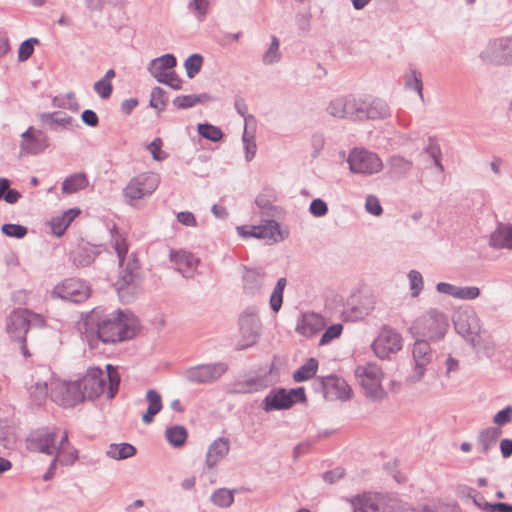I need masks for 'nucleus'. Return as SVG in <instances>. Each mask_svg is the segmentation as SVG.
<instances>
[{"mask_svg":"<svg viewBox=\"0 0 512 512\" xmlns=\"http://www.w3.org/2000/svg\"><path fill=\"white\" fill-rule=\"evenodd\" d=\"M52 102L53 105L58 108H75V110H77V105L72 93L55 96Z\"/></svg>","mask_w":512,"mask_h":512,"instance_id":"58","label":"nucleus"},{"mask_svg":"<svg viewBox=\"0 0 512 512\" xmlns=\"http://www.w3.org/2000/svg\"><path fill=\"white\" fill-rule=\"evenodd\" d=\"M242 142L245 152V160L250 162L256 154L255 130H243Z\"/></svg>","mask_w":512,"mask_h":512,"instance_id":"45","label":"nucleus"},{"mask_svg":"<svg viewBox=\"0 0 512 512\" xmlns=\"http://www.w3.org/2000/svg\"><path fill=\"white\" fill-rule=\"evenodd\" d=\"M158 82L165 84L174 90H180L182 87V80L173 70L167 75H165L163 78L159 79Z\"/></svg>","mask_w":512,"mask_h":512,"instance_id":"64","label":"nucleus"},{"mask_svg":"<svg viewBox=\"0 0 512 512\" xmlns=\"http://www.w3.org/2000/svg\"><path fill=\"white\" fill-rule=\"evenodd\" d=\"M58 429L55 427H46L39 429L27 439V447L30 451L54 455L56 451V439Z\"/></svg>","mask_w":512,"mask_h":512,"instance_id":"18","label":"nucleus"},{"mask_svg":"<svg viewBox=\"0 0 512 512\" xmlns=\"http://www.w3.org/2000/svg\"><path fill=\"white\" fill-rule=\"evenodd\" d=\"M480 295V289L476 286H458L456 299L460 300H474Z\"/></svg>","mask_w":512,"mask_h":512,"instance_id":"57","label":"nucleus"},{"mask_svg":"<svg viewBox=\"0 0 512 512\" xmlns=\"http://www.w3.org/2000/svg\"><path fill=\"white\" fill-rule=\"evenodd\" d=\"M88 185V179L84 173L72 174L63 181L62 192L65 194H72L79 190L86 188Z\"/></svg>","mask_w":512,"mask_h":512,"instance_id":"36","label":"nucleus"},{"mask_svg":"<svg viewBox=\"0 0 512 512\" xmlns=\"http://www.w3.org/2000/svg\"><path fill=\"white\" fill-rule=\"evenodd\" d=\"M162 140L160 138H155L148 146L147 149L151 153L154 160L162 161L168 157V154L164 152L162 149Z\"/></svg>","mask_w":512,"mask_h":512,"instance_id":"56","label":"nucleus"},{"mask_svg":"<svg viewBox=\"0 0 512 512\" xmlns=\"http://www.w3.org/2000/svg\"><path fill=\"white\" fill-rule=\"evenodd\" d=\"M266 274L262 268L244 267L242 274L243 292L248 296H256L262 292Z\"/></svg>","mask_w":512,"mask_h":512,"instance_id":"23","label":"nucleus"},{"mask_svg":"<svg viewBox=\"0 0 512 512\" xmlns=\"http://www.w3.org/2000/svg\"><path fill=\"white\" fill-rule=\"evenodd\" d=\"M286 284H287L286 278H284V277L279 278L277 280V283H276L271 295H270L269 305H270L271 310L274 313L279 312V310L282 307L283 293H284Z\"/></svg>","mask_w":512,"mask_h":512,"instance_id":"41","label":"nucleus"},{"mask_svg":"<svg viewBox=\"0 0 512 512\" xmlns=\"http://www.w3.org/2000/svg\"><path fill=\"white\" fill-rule=\"evenodd\" d=\"M203 63V58L199 54H192L189 56L184 63L187 76L192 79L194 78L200 71Z\"/></svg>","mask_w":512,"mask_h":512,"instance_id":"47","label":"nucleus"},{"mask_svg":"<svg viewBox=\"0 0 512 512\" xmlns=\"http://www.w3.org/2000/svg\"><path fill=\"white\" fill-rule=\"evenodd\" d=\"M372 349L378 358L387 359L390 354L397 353L402 349V337L394 329L383 327L372 343Z\"/></svg>","mask_w":512,"mask_h":512,"instance_id":"17","label":"nucleus"},{"mask_svg":"<svg viewBox=\"0 0 512 512\" xmlns=\"http://www.w3.org/2000/svg\"><path fill=\"white\" fill-rule=\"evenodd\" d=\"M343 330L342 324H333L329 326L325 332L322 334V337L319 341V345H327L334 339L338 338Z\"/></svg>","mask_w":512,"mask_h":512,"instance_id":"53","label":"nucleus"},{"mask_svg":"<svg viewBox=\"0 0 512 512\" xmlns=\"http://www.w3.org/2000/svg\"><path fill=\"white\" fill-rule=\"evenodd\" d=\"M362 99L353 95L339 96L330 101L327 111L330 115L341 119L360 120Z\"/></svg>","mask_w":512,"mask_h":512,"instance_id":"16","label":"nucleus"},{"mask_svg":"<svg viewBox=\"0 0 512 512\" xmlns=\"http://www.w3.org/2000/svg\"><path fill=\"white\" fill-rule=\"evenodd\" d=\"M365 209L374 216H380L383 212L382 206L378 198L374 195H368L365 201Z\"/></svg>","mask_w":512,"mask_h":512,"instance_id":"61","label":"nucleus"},{"mask_svg":"<svg viewBox=\"0 0 512 512\" xmlns=\"http://www.w3.org/2000/svg\"><path fill=\"white\" fill-rule=\"evenodd\" d=\"M426 153L434 160L435 166L439 169V171L442 173L444 171V167L441 163V149L437 142L430 139L429 144L425 148Z\"/></svg>","mask_w":512,"mask_h":512,"instance_id":"52","label":"nucleus"},{"mask_svg":"<svg viewBox=\"0 0 512 512\" xmlns=\"http://www.w3.org/2000/svg\"><path fill=\"white\" fill-rule=\"evenodd\" d=\"M146 400L148 401V408L142 415V420L145 424H150L153 422L155 415L162 409V398L156 390L150 389L146 393Z\"/></svg>","mask_w":512,"mask_h":512,"instance_id":"34","label":"nucleus"},{"mask_svg":"<svg viewBox=\"0 0 512 512\" xmlns=\"http://www.w3.org/2000/svg\"><path fill=\"white\" fill-rule=\"evenodd\" d=\"M347 163L354 174L371 176L383 169L381 158L374 152L365 148H354L350 151Z\"/></svg>","mask_w":512,"mask_h":512,"instance_id":"9","label":"nucleus"},{"mask_svg":"<svg viewBox=\"0 0 512 512\" xmlns=\"http://www.w3.org/2000/svg\"><path fill=\"white\" fill-rule=\"evenodd\" d=\"M489 244L497 249H512V225L499 224L497 229L491 233Z\"/></svg>","mask_w":512,"mask_h":512,"instance_id":"32","label":"nucleus"},{"mask_svg":"<svg viewBox=\"0 0 512 512\" xmlns=\"http://www.w3.org/2000/svg\"><path fill=\"white\" fill-rule=\"evenodd\" d=\"M78 384L81 387L84 400L96 399L104 392L107 393L108 399H112L118 391L120 376L117 369L111 364L106 365L105 371L98 367H91L78 381Z\"/></svg>","mask_w":512,"mask_h":512,"instance_id":"3","label":"nucleus"},{"mask_svg":"<svg viewBox=\"0 0 512 512\" xmlns=\"http://www.w3.org/2000/svg\"><path fill=\"white\" fill-rule=\"evenodd\" d=\"M88 343L95 347L97 341L115 344L136 335L138 320L129 312L115 310L110 313L101 306L90 311L85 319Z\"/></svg>","mask_w":512,"mask_h":512,"instance_id":"1","label":"nucleus"},{"mask_svg":"<svg viewBox=\"0 0 512 512\" xmlns=\"http://www.w3.org/2000/svg\"><path fill=\"white\" fill-rule=\"evenodd\" d=\"M234 492L235 490L219 488L212 493L211 502L220 508H228L234 502Z\"/></svg>","mask_w":512,"mask_h":512,"instance_id":"42","label":"nucleus"},{"mask_svg":"<svg viewBox=\"0 0 512 512\" xmlns=\"http://www.w3.org/2000/svg\"><path fill=\"white\" fill-rule=\"evenodd\" d=\"M38 43L39 40L37 38H29L22 42L18 50V60L20 62L27 61L34 52V45Z\"/></svg>","mask_w":512,"mask_h":512,"instance_id":"50","label":"nucleus"},{"mask_svg":"<svg viewBox=\"0 0 512 512\" xmlns=\"http://www.w3.org/2000/svg\"><path fill=\"white\" fill-rule=\"evenodd\" d=\"M49 146V139L44 130H25L21 134V155H36Z\"/></svg>","mask_w":512,"mask_h":512,"instance_id":"19","label":"nucleus"},{"mask_svg":"<svg viewBox=\"0 0 512 512\" xmlns=\"http://www.w3.org/2000/svg\"><path fill=\"white\" fill-rule=\"evenodd\" d=\"M94 91L102 99H108L113 91L112 83H109L106 79H100L94 84Z\"/></svg>","mask_w":512,"mask_h":512,"instance_id":"59","label":"nucleus"},{"mask_svg":"<svg viewBox=\"0 0 512 512\" xmlns=\"http://www.w3.org/2000/svg\"><path fill=\"white\" fill-rule=\"evenodd\" d=\"M267 387L265 380L261 377L249 378L245 381H239L233 386V393L250 394L261 391Z\"/></svg>","mask_w":512,"mask_h":512,"instance_id":"35","label":"nucleus"},{"mask_svg":"<svg viewBox=\"0 0 512 512\" xmlns=\"http://www.w3.org/2000/svg\"><path fill=\"white\" fill-rule=\"evenodd\" d=\"M413 369L411 375L407 378L410 383H417L422 380L427 370V366L432 362L433 352L430 344L425 339H417L412 348Z\"/></svg>","mask_w":512,"mask_h":512,"instance_id":"14","label":"nucleus"},{"mask_svg":"<svg viewBox=\"0 0 512 512\" xmlns=\"http://www.w3.org/2000/svg\"><path fill=\"white\" fill-rule=\"evenodd\" d=\"M324 327L325 320L321 315L314 312H307L302 314L301 318L298 320L296 331L309 338L322 331Z\"/></svg>","mask_w":512,"mask_h":512,"instance_id":"26","label":"nucleus"},{"mask_svg":"<svg viewBox=\"0 0 512 512\" xmlns=\"http://www.w3.org/2000/svg\"><path fill=\"white\" fill-rule=\"evenodd\" d=\"M318 370V361L309 358L302 366L293 373V380L297 383L312 379Z\"/></svg>","mask_w":512,"mask_h":512,"instance_id":"37","label":"nucleus"},{"mask_svg":"<svg viewBox=\"0 0 512 512\" xmlns=\"http://www.w3.org/2000/svg\"><path fill=\"white\" fill-rule=\"evenodd\" d=\"M260 330L261 322L256 315L252 313L242 315L240 318V333L244 343H239L237 349L242 350L255 344L260 335Z\"/></svg>","mask_w":512,"mask_h":512,"instance_id":"20","label":"nucleus"},{"mask_svg":"<svg viewBox=\"0 0 512 512\" xmlns=\"http://www.w3.org/2000/svg\"><path fill=\"white\" fill-rule=\"evenodd\" d=\"M386 165L388 168V172L398 179L405 178L410 173L413 167V163L411 160L406 159L400 155L390 156L386 161Z\"/></svg>","mask_w":512,"mask_h":512,"instance_id":"31","label":"nucleus"},{"mask_svg":"<svg viewBox=\"0 0 512 512\" xmlns=\"http://www.w3.org/2000/svg\"><path fill=\"white\" fill-rule=\"evenodd\" d=\"M259 239H264L266 243L273 244L283 241L288 236V231L281 229L280 224L275 220H264L259 226H253Z\"/></svg>","mask_w":512,"mask_h":512,"instance_id":"24","label":"nucleus"},{"mask_svg":"<svg viewBox=\"0 0 512 512\" xmlns=\"http://www.w3.org/2000/svg\"><path fill=\"white\" fill-rule=\"evenodd\" d=\"M484 62L496 65L512 64V37L491 40L480 54Z\"/></svg>","mask_w":512,"mask_h":512,"instance_id":"12","label":"nucleus"},{"mask_svg":"<svg viewBox=\"0 0 512 512\" xmlns=\"http://www.w3.org/2000/svg\"><path fill=\"white\" fill-rule=\"evenodd\" d=\"M230 451V442L227 438L219 437L214 440L208 447L206 453V466L213 469L223 460Z\"/></svg>","mask_w":512,"mask_h":512,"instance_id":"29","label":"nucleus"},{"mask_svg":"<svg viewBox=\"0 0 512 512\" xmlns=\"http://www.w3.org/2000/svg\"><path fill=\"white\" fill-rule=\"evenodd\" d=\"M160 176L154 172L138 174L130 179L123 189V196L129 205L135 201L150 196L159 186Z\"/></svg>","mask_w":512,"mask_h":512,"instance_id":"8","label":"nucleus"},{"mask_svg":"<svg viewBox=\"0 0 512 512\" xmlns=\"http://www.w3.org/2000/svg\"><path fill=\"white\" fill-rule=\"evenodd\" d=\"M360 120H382L391 116L388 104L381 99H373L370 103L363 100Z\"/></svg>","mask_w":512,"mask_h":512,"instance_id":"27","label":"nucleus"},{"mask_svg":"<svg viewBox=\"0 0 512 512\" xmlns=\"http://www.w3.org/2000/svg\"><path fill=\"white\" fill-rule=\"evenodd\" d=\"M50 386V397L53 402L60 406L73 407L84 401V396L81 393V387L79 386L78 381H53Z\"/></svg>","mask_w":512,"mask_h":512,"instance_id":"13","label":"nucleus"},{"mask_svg":"<svg viewBox=\"0 0 512 512\" xmlns=\"http://www.w3.org/2000/svg\"><path fill=\"white\" fill-rule=\"evenodd\" d=\"M48 118L50 120V124H55L57 126H73L74 120L73 118L67 116L66 112L58 111L54 112L48 115Z\"/></svg>","mask_w":512,"mask_h":512,"instance_id":"55","label":"nucleus"},{"mask_svg":"<svg viewBox=\"0 0 512 512\" xmlns=\"http://www.w3.org/2000/svg\"><path fill=\"white\" fill-rule=\"evenodd\" d=\"M97 254L98 251L94 246L85 244L72 252V260L77 267H87L94 262Z\"/></svg>","mask_w":512,"mask_h":512,"instance_id":"33","label":"nucleus"},{"mask_svg":"<svg viewBox=\"0 0 512 512\" xmlns=\"http://www.w3.org/2000/svg\"><path fill=\"white\" fill-rule=\"evenodd\" d=\"M111 245L114 248L121 272L115 286L123 302H131L141 290L142 276L138 259L134 253L127 255L128 244L116 226L111 230Z\"/></svg>","mask_w":512,"mask_h":512,"instance_id":"2","label":"nucleus"},{"mask_svg":"<svg viewBox=\"0 0 512 512\" xmlns=\"http://www.w3.org/2000/svg\"><path fill=\"white\" fill-rule=\"evenodd\" d=\"M500 434L501 430L495 427H489L482 430L478 436V443L481 445V452L487 453L490 447L496 443Z\"/></svg>","mask_w":512,"mask_h":512,"instance_id":"40","label":"nucleus"},{"mask_svg":"<svg viewBox=\"0 0 512 512\" xmlns=\"http://www.w3.org/2000/svg\"><path fill=\"white\" fill-rule=\"evenodd\" d=\"M78 459V451L70 444L68 440V434L65 431L56 446L54 458L52 459L57 464L60 463L63 466H70L75 463Z\"/></svg>","mask_w":512,"mask_h":512,"instance_id":"28","label":"nucleus"},{"mask_svg":"<svg viewBox=\"0 0 512 512\" xmlns=\"http://www.w3.org/2000/svg\"><path fill=\"white\" fill-rule=\"evenodd\" d=\"M158 82L165 84L174 90H180L182 87V80L173 70L167 75H165L163 78L159 79Z\"/></svg>","mask_w":512,"mask_h":512,"instance_id":"63","label":"nucleus"},{"mask_svg":"<svg viewBox=\"0 0 512 512\" xmlns=\"http://www.w3.org/2000/svg\"><path fill=\"white\" fill-rule=\"evenodd\" d=\"M411 296L416 298L420 295L424 287L422 274L417 270H410L408 275Z\"/></svg>","mask_w":512,"mask_h":512,"instance_id":"46","label":"nucleus"},{"mask_svg":"<svg viewBox=\"0 0 512 512\" xmlns=\"http://www.w3.org/2000/svg\"><path fill=\"white\" fill-rule=\"evenodd\" d=\"M136 454V448L129 443L111 444L106 455L115 460H123L133 457Z\"/></svg>","mask_w":512,"mask_h":512,"instance_id":"38","label":"nucleus"},{"mask_svg":"<svg viewBox=\"0 0 512 512\" xmlns=\"http://www.w3.org/2000/svg\"><path fill=\"white\" fill-rule=\"evenodd\" d=\"M187 430L182 425H173L165 431V438L168 443L175 447H182L187 440Z\"/></svg>","mask_w":512,"mask_h":512,"instance_id":"39","label":"nucleus"},{"mask_svg":"<svg viewBox=\"0 0 512 512\" xmlns=\"http://www.w3.org/2000/svg\"><path fill=\"white\" fill-rule=\"evenodd\" d=\"M405 87L410 90H414L417 92L419 97L423 99V83L421 79V74L415 69H410L404 75Z\"/></svg>","mask_w":512,"mask_h":512,"instance_id":"44","label":"nucleus"},{"mask_svg":"<svg viewBox=\"0 0 512 512\" xmlns=\"http://www.w3.org/2000/svg\"><path fill=\"white\" fill-rule=\"evenodd\" d=\"M355 377L366 397L375 401L386 397V392L382 387L383 372L376 363L368 362L358 365L355 369Z\"/></svg>","mask_w":512,"mask_h":512,"instance_id":"5","label":"nucleus"},{"mask_svg":"<svg viewBox=\"0 0 512 512\" xmlns=\"http://www.w3.org/2000/svg\"><path fill=\"white\" fill-rule=\"evenodd\" d=\"M295 403V400L288 394L284 388H273L263 399L261 408L265 412L274 410L289 409Z\"/></svg>","mask_w":512,"mask_h":512,"instance_id":"21","label":"nucleus"},{"mask_svg":"<svg viewBox=\"0 0 512 512\" xmlns=\"http://www.w3.org/2000/svg\"><path fill=\"white\" fill-rule=\"evenodd\" d=\"M281 60V52H280V41L275 36H271V43L266 50V52L262 56V62L265 65H272L278 63Z\"/></svg>","mask_w":512,"mask_h":512,"instance_id":"43","label":"nucleus"},{"mask_svg":"<svg viewBox=\"0 0 512 512\" xmlns=\"http://www.w3.org/2000/svg\"><path fill=\"white\" fill-rule=\"evenodd\" d=\"M1 231L8 237H13L16 239H21L25 237L28 233L27 227L20 224H4L1 227Z\"/></svg>","mask_w":512,"mask_h":512,"instance_id":"51","label":"nucleus"},{"mask_svg":"<svg viewBox=\"0 0 512 512\" xmlns=\"http://www.w3.org/2000/svg\"><path fill=\"white\" fill-rule=\"evenodd\" d=\"M512 421V406L508 405L497 412L493 417V422L498 426H504Z\"/></svg>","mask_w":512,"mask_h":512,"instance_id":"62","label":"nucleus"},{"mask_svg":"<svg viewBox=\"0 0 512 512\" xmlns=\"http://www.w3.org/2000/svg\"><path fill=\"white\" fill-rule=\"evenodd\" d=\"M228 370L225 362L199 364L186 369L184 378L193 384H211L216 382Z\"/></svg>","mask_w":512,"mask_h":512,"instance_id":"11","label":"nucleus"},{"mask_svg":"<svg viewBox=\"0 0 512 512\" xmlns=\"http://www.w3.org/2000/svg\"><path fill=\"white\" fill-rule=\"evenodd\" d=\"M168 98L166 92L161 87L153 88L150 96L151 107L157 110H163L167 104Z\"/></svg>","mask_w":512,"mask_h":512,"instance_id":"48","label":"nucleus"},{"mask_svg":"<svg viewBox=\"0 0 512 512\" xmlns=\"http://www.w3.org/2000/svg\"><path fill=\"white\" fill-rule=\"evenodd\" d=\"M188 7L196 14L198 20L202 21L208 13L209 0H190Z\"/></svg>","mask_w":512,"mask_h":512,"instance_id":"54","label":"nucleus"},{"mask_svg":"<svg viewBox=\"0 0 512 512\" xmlns=\"http://www.w3.org/2000/svg\"><path fill=\"white\" fill-rule=\"evenodd\" d=\"M448 327L446 314L436 308H431L414 321L411 330L417 336L437 342L444 338Z\"/></svg>","mask_w":512,"mask_h":512,"instance_id":"4","label":"nucleus"},{"mask_svg":"<svg viewBox=\"0 0 512 512\" xmlns=\"http://www.w3.org/2000/svg\"><path fill=\"white\" fill-rule=\"evenodd\" d=\"M55 297L67 300L73 303L85 301L91 293L90 286L77 278H68L56 285L53 289Z\"/></svg>","mask_w":512,"mask_h":512,"instance_id":"15","label":"nucleus"},{"mask_svg":"<svg viewBox=\"0 0 512 512\" xmlns=\"http://www.w3.org/2000/svg\"><path fill=\"white\" fill-rule=\"evenodd\" d=\"M309 212L314 217H323L328 213V206L322 199L316 198L310 203Z\"/></svg>","mask_w":512,"mask_h":512,"instance_id":"60","label":"nucleus"},{"mask_svg":"<svg viewBox=\"0 0 512 512\" xmlns=\"http://www.w3.org/2000/svg\"><path fill=\"white\" fill-rule=\"evenodd\" d=\"M313 389L327 400H348L352 395V390L346 381L336 375L316 378L313 382Z\"/></svg>","mask_w":512,"mask_h":512,"instance_id":"10","label":"nucleus"},{"mask_svg":"<svg viewBox=\"0 0 512 512\" xmlns=\"http://www.w3.org/2000/svg\"><path fill=\"white\" fill-rule=\"evenodd\" d=\"M203 98H207L205 94L203 95H183L178 96L174 99L173 103L174 105L179 109H185L189 107H193L199 102H202Z\"/></svg>","mask_w":512,"mask_h":512,"instance_id":"49","label":"nucleus"},{"mask_svg":"<svg viewBox=\"0 0 512 512\" xmlns=\"http://www.w3.org/2000/svg\"><path fill=\"white\" fill-rule=\"evenodd\" d=\"M170 260L174 263L176 271L185 278H192L199 264L198 258L183 250H170Z\"/></svg>","mask_w":512,"mask_h":512,"instance_id":"22","label":"nucleus"},{"mask_svg":"<svg viewBox=\"0 0 512 512\" xmlns=\"http://www.w3.org/2000/svg\"><path fill=\"white\" fill-rule=\"evenodd\" d=\"M453 323L456 332L474 348L479 344L481 324L477 313L472 307H459L453 315Z\"/></svg>","mask_w":512,"mask_h":512,"instance_id":"7","label":"nucleus"},{"mask_svg":"<svg viewBox=\"0 0 512 512\" xmlns=\"http://www.w3.org/2000/svg\"><path fill=\"white\" fill-rule=\"evenodd\" d=\"M383 500L381 494L364 493L354 496L349 501L353 512H379L383 509Z\"/></svg>","mask_w":512,"mask_h":512,"instance_id":"25","label":"nucleus"},{"mask_svg":"<svg viewBox=\"0 0 512 512\" xmlns=\"http://www.w3.org/2000/svg\"><path fill=\"white\" fill-rule=\"evenodd\" d=\"M44 324L45 321L41 315L28 309H15L7 317L6 331L11 339L25 342L31 326L42 327Z\"/></svg>","mask_w":512,"mask_h":512,"instance_id":"6","label":"nucleus"},{"mask_svg":"<svg viewBox=\"0 0 512 512\" xmlns=\"http://www.w3.org/2000/svg\"><path fill=\"white\" fill-rule=\"evenodd\" d=\"M177 65V60L173 54H165L150 61L147 69L149 73L157 80L170 73Z\"/></svg>","mask_w":512,"mask_h":512,"instance_id":"30","label":"nucleus"}]
</instances>
